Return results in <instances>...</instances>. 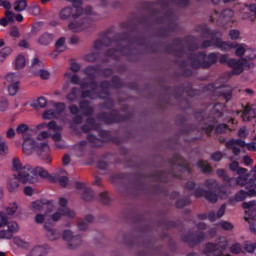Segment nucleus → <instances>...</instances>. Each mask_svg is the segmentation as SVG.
<instances>
[{
    "label": "nucleus",
    "instance_id": "nucleus-49",
    "mask_svg": "<svg viewBox=\"0 0 256 256\" xmlns=\"http://www.w3.org/2000/svg\"><path fill=\"white\" fill-rule=\"evenodd\" d=\"M187 205H191V198L189 197L178 199L175 203L177 209H183V207H187Z\"/></svg>",
    "mask_w": 256,
    "mask_h": 256
},
{
    "label": "nucleus",
    "instance_id": "nucleus-53",
    "mask_svg": "<svg viewBox=\"0 0 256 256\" xmlns=\"http://www.w3.org/2000/svg\"><path fill=\"white\" fill-rule=\"evenodd\" d=\"M230 252L233 253V255H241V253H243V246H241V243L236 242L231 245Z\"/></svg>",
    "mask_w": 256,
    "mask_h": 256
},
{
    "label": "nucleus",
    "instance_id": "nucleus-17",
    "mask_svg": "<svg viewBox=\"0 0 256 256\" xmlns=\"http://www.w3.org/2000/svg\"><path fill=\"white\" fill-rule=\"evenodd\" d=\"M181 239L183 243H188L190 247H195V245H199V243L205 241V233L203 231H196L194 233L182 235Z\"/></svg>",
    "mask_w": 256,
    "mask_h": 256
},
{
    "label": "nucleus",
    "instance_id": "nucleus-18",
    "mask_svg": "<svg viewBox=\"0 0 256 256\" xmlns=\"http://www.w3.org/2000/svg\"><path fill=\"white\" fill-rule=\"evenodd\" d=\"M188 61H190V67L192 69H205L203 63H205V52L198 51L196 53H190L188 55Z\"/></svg>",
    "mask_w": 256,
    "mask_h": 256
},
{
    "label": "nucleus",
    "instance_id": "nucleus-9",
    "mask_svg": "<svg viewBox=\"0 0 256 256\" xmlns=\"http://www.w3.org/2000/svg\"><path fill=\"white\" fill-rule=\"evenodd\" d=\"M123 87H125V84L121 81V78H119V76H112L110 81L103 80L99 83V99L111 97V92L109 91V89H123Z\"/></svg>",
    "mask_w": 256,
    "mask_h": 256
},
{
    "label": "nucleus",
    "instance_id": "nucleus-60",
    "mask_svg": "<svg viewBox=\"0 0 256 256\" xmlns=\"http://www.w3.org/2000/svg\"><path fill=\"white\" fill-rule=\"evenodd\" d=\"M99 201L103 205H109V203H111V198L109 197V194L107 192H101L99 194Z\"/></svg>",
    "mask_w": 256,
    "mask_h": 256
},
{
    "label": "nucleus",
    "instance_id": "nucleus-52",
    "mask_svg": "<svg viewBox=\"0 0 256 256\" xmlns=\"http://www.w3.org/2000/svg\"><path fill=\"white\" fill-rule=\"evenodd\" d=\"M227 131H229V125L227 124H223V123H220L218 124L215 129H214V133L216 135H221L223 133H227Z\"/></svg>",
    "mask_w": 256,
    "mask_h": 256
},
{
    "label": "nucleus",
    "instance_id": "nucleus-14",
    "mask_svg": "<svg viewBox=\"0 0 256 256\" xmlns=\"http://www.w3.org/2000/svg\"><path fill=\"white\" fill-rule=\"evenodd\" d=\"M202 37H204V39H210L202 41V49H207L209 47L215 48V41L217 40V37H221V32L218 30H210L209 27H204L202 29Z\"/></svg>",
    "mask_w": 256,
    "mask_h": 256
},
{
    "label": "nucleus",
    "instance_id": "nucleus-30",
    "mask_svg": "<svg viewBox=\"0 0 256 256\" xmlns=\"http://www.w3.org/2000/svg\"><path fill=\"white\" fill-rule=\"evenodd\" d=\"M242 207L245 209V214L248 215V218L256 217V202L255 201L243 202Z\"/></svg>",
    "mask_w": 256,
    "mask_h": 256
},
{
    "label": "nucleus",
    "instance_id": "nucleus-32",
    "mask_svg": "<svg viewBox=\"0 0 256 256\" xmlns=\"http://www.w3.org/2000/svg\"><path fill=\"white\" fill-rule=\"evenodd\" d=\"M225 209H227V205L222 204L218 209L217 213H215V211L213 210L210 211L208 213L209 221L213 222V221H217V219H221V217L225 215Z\"/></svg>",
    "mask_w": 256,
    "mask_h": 256
},
{
    "label": "nucleus",
    "instance_id": "nucleus-35",
    "mask_svg": "<svg viewBox=\"0 0 256 256\" xmlns=\"http://www.w3.org/2000/svg\"><path fill=\"white\" fill-rule=\"evenodd\" d=\"M50 183H59L61 187H66L69 183V178L67 176H61L59 174H51Z\"/></svg>",
    "mask_w": 256,
    "mask_h": 256
},
{
    "label": "nucleus",
    "instance_id": "nucleus-4",
    "mask_svg": "<svg viewBox=\"0 0 256 256\" xmlns=\"http://www.w3.org/2000/svg\"><path fill=\"white\" fill-rule=\"evenodd\" d=\"M105 101L102 104L103 109H106L110 112H100L96 115V119L98 121H101L102 123H105V125H114V123H125L131 119V115L129 114H121L119 113V110L113 109L115 107V100L113 98H110V96L106 97L105 99H102Z\"/></svg>",
    "mask_w": 256,
    "mask_h": 256
},
{
    "label": "nucleus",
    "instance_id": "nucleus-28",
    "mask_svg": "<svg viewBox=\"0 0 256 256\" xmlns=\"http://www.w3.org/2000/svg\"><path fill=\"white\" fill-rule=\"evenodd\" d=\"M79 109L83 111L84 117H91L95 112V109L91 107V102L89 100H82L79 102Z\"/></svg>",
    "mask_w": 256,
    "mask_h": 256
},
{
    "label": "nucleus",
    "instance_id": "nucleus-44",
    "mask_svg": "<svg viewBox=\"0 0 256 256\" xmlns=\"http://www.w3.org/2000/svg\"><path fill=\"white\" fill-rule=\"evenodd\" d=\"M47 255V247L46 246H35L31 250V256H45Z\"/></svg>",
    "mask_w": 256,
    "mask_h": 256
},
{
    "label": "nucleus",
    "instance_id": "nucleus-47",
    "mask_svg": "<svg viewBox=\"0 0 256 256\" xmlns=\"http://www.w3.org/2000/svg\"><path fill=\"white\" fill-rule=\"evenodd\" d=\"M25 9H27V0H16L14 2V10H16L18 13L25 11Z\"/></svg>",
    "mask_w": 256,
    "mask_h": 256
},
{
    "label": "nucleus",
    "instance_id": "nucleus-20",
    "mask_svg": "<svg viewBox=\"0 0 256 256\" xmlns=\"http://www.w3.org/2000/svg\"><path fill=\"white\" fill-rule=\"evenodd\" d=\"M62 239L68 242L69 249H77V247L81 245V236H74L71 230H64L62 233Z\"/></svg>",
    "mask_w": 256,
    "mask_h": 256
},
{
    "label": "nucleus",
    "instance_id": "nucleus-63",
    "mask_svg": "<svg viewBox=\"0 0 256 256\" xmlns=\"http://www.w3.org/2000/svg\"><path fill=\"white\" fill-rule=\"evenodd\" d=\"M6 225L8 227L7 229L12 233V235L19 231V225L15 221H10Z\"/></svg>",
    "mask_w": 256,
    "mask_h": 256
},
{
    "label": "nucleus",
    "instance_id": "nucleus-8",
    "mask_svg": "<svg viewBox=\"0 0 256 256\" xmlns=\"http://www.w3.org/2000/svg\"><path fill=\"white\" fill-rule=\"evenodd\" d=\"M98 135L100 138L95 136L94 134H88L87 135V141L89 143H93L94 147H101L103 143H116V145H119L121 141L119 140V137L111 135V132L109 130H102L101 128L98 130Z\"/></svg>",
    "mask_w": 256,
    "mask_h": 256
},
{
    "label": "nucleus",
    "instance_id": "nucleus-26",
    "mask_svg": "<svg viewBox=\"0 0 256 256\" xmlns=\"http://www.w3.org/2000/svg\"><path fill=\"white\" fill-rule=\"evenodd\" d=\"M214 45L215 49H219L220 51H231V49H235V43L223 41L217 36Z\"/></svg>",
    "mask_w": 256,
    "mask_h": 256
},
{
    "label": "nucleus",
    "instance_id": "nucleus-25",
    "mask_svg": "<svg viewBox=\"0 0 256 256\" xmlns=\"http://www.w3.org/2000/svg\"><path fill=\"white\" fill-rule=\"evenodd\" d=\"M219 61V53L216 52H210L205 53V59H204V69H210V67H213L217 62Z\"/></svg>",
    "mask_w": 256,
    "mask_h": 256
},
{
    "label": "nucleus",
    "instance_id": "nucleus-57",
    "mask_svg": "<svg viewBox=\"0 0 256 256\" xmlns=\"http://www.w3.org/2000/svg\"><path fill=\"white\" fill-rule=\"evenodd\" d=\"M25 65H26L25 56L19 54L15 61L16 69H23V67H25Z\"/></svg>",
    "mask_w": 256,
    "mask_h": 256
},
{
    "label": "nucleus",
    "instance_id": "nucleus-2",
    "mask_svg": "<svg viewBox=\"0 0 256 256\" xmlns=\"http://www.w3.org/2000/svg\"><path fill=\"white\" fill-rule=\"evenodd\" d=\"M170 165L169 171L156 170L149 175L143 172H137L134 175V183L140 191L145 189V182L147 179H152L156 183H169L172 179H185V173L191 175V167L181 155L174 154L172 158L168 160Z\"/></svg>",
    "mask_w": 256,
    "mask_h": 256
},
{
    "label": "nucleus",
    "instance_id": "nucleus-34",
    "mask_svg": "<svg viewBox=\"0 0 256 256\" xmlns=\"http://www.w3.org/2000/svg\"><path fill=\"white\" fill-rule=\"evenodd\" d=\"M204 185L209 189L208 191H220L221 193H224V195L227 194V191H221V185H219V182L215 179H207Z\"/></svg>",
    "mask_w": 256,
    "mask_h": 256
},
{
    "label": "nucleus",
    "instance_id": "nucleus-64",
    "mask_svg": "<svg viewBox=\"0 0 256 256\" xmlns=\"http://www.w3.org/2000/svg\"><path fill=\"white\" fill-rule=\"evenodd\" d=\"M27 131H29V125L25 123H22L16 127V133H18V135H25Z\"/></svg>",
    "mask_w": 256,
    "mask_h": 256
},
{
    "label": "nucleus",
    "instance_id": "nucleus-62",
    "mask_svg": "<svg viewBox=\"0 0 256 256\" xmlns=\"http://www.w3.org/2000/svg\"><path fill=\"white\" fill-rule=\"evenodd\" d=\"M245 221H248L251 233L256 235V216L250 218L245 217Z\"/></svg>",
    "mask_w": 256,
    "mask_h": 256
},
{
    "label": "nucleus",
    "instance_id": "nucleus-50",
    "mask_svg": "<svg viewBox=\"0 0 256 256\" xmlns=\"http://www.w3.org/2000/svg\"><path fill=\"white\" fill-rule=\"evenodd\" d=\"M99 57V52H91L89 54L84 55V61H87L88 63H95V61L99 60Z\"/></svg>",
    "mask_w": 256,
    "mask_h": 256
},
{
    "label": "nucleus",
    "instance_id": "nucleus-41",
    "mask_svg": "<svg viewBox=\"0 0 256 256\" xmlns=\"http://www.w3.org/2000/svg\"><path fill=\"white\" fill-rule=\"evenodd\" d=\"M30 107H33L34 109H41L47 107V99L45 97H39L37 100H34L31 104Z\"/></svg>",
    "mask_w": 256,
    "mask_h": 256
},
{
    "label": "nucleus",
    "instance_id": "nucleus-12",
    "mask_svg": "<svg viewBox=\"0 0 256 256\" xmlns=\"http://www.w3.org/2000/svg\"><path fill=\"white\" fill-rule=\"evenodd\" d=\"M39 177L51 181V174H49V172H47V170L43 169L42 167H30V172L28 173V175H26V178H21V180L23 181V183L35 184L37 183Z\"/></svg>",
    "mask_w": 256,
    "mask_h": 256
},
{
    "label": "nucleus",
    "instance_id": "nucleus-6",
    "mask_svg": "<svg viewBox=\"0 0 256 256\" xmlns=\"http://www.w3.org/2000/svg\"><path fill=\"white\" fill-rule=\"evenodd\" d=\"M173 45L168 44L164 47L165 53L167 55H173L174 57H183L185 55V48L181 47L183 43L187 45L188 51H197L199 49V45L195 43V37L194 36H186L184 39L181 37H176L173 40ZM175 47H180L176 49Z\"/></svg>",
    "mask_w": 256,
    "mask_h": 256
},
{
    "label": "nucleus",
    "instance_id": "nucleus-45",
    "mask_svg": "<svg viewBox=\"0 0 256 256\" xmlns=\"http://www.w3.org/2000/svg\"><path fill=\"white\" fill-rule=\"evenodd\" d=\"M44 229H46L47 237H48V239H50V241H55V239H57V237L59 235L57 233V230L51 228V226H49V224H44Z\"/></svg>",
    "mask_w": 256,
    "mask_h": 256
},
{
    "label": "nucleus",
    "instance_id": "nucleus-16",
    "mask_svg": "<svg viewBox=\"0 0 256 256\" xmlns=\"http://www.w3.org/2000/svg\"><path fill=\"white\" fill-rule=\"evenodd\" d=\"M206 91H210L211 93H214L215 95H217V97H220L221 99H224V101H226V103L228 101H231L232 97H233V90L231 89H225L222 87H216L215 84L211 83L208 84L205 87Z\"/></svg>",
    "mask_w": 256,
    "mask_h": 256
},
{
    "label": "nucleus",
    "instance_id": "nucleus-23",
    "mask_svg": "<svg viewBox=\"0 0 256 256\" xmlns=\"http://www.w3.org/2000/svg\"><path fill=\"white\" fill-rule=\"evenodd\" d=\"M256 117V104H247L241 113L242 121L249 122Z\"/></svg>",
    "mask_w": 256,
    "mask_h": 256
},
{
    "label": "nucleus",
    "instance_id": "nucleus-13",
    "mask_svg": "<svg viewBox=\"0 0 256 256\" xmlns=\"http://www.w3.org/2000/svg\"><path fill=\"white\" fill-rule=\"evenodd\" d=\"M194 117L200 123H205L207 126L202 127V131L206 133L208 137H211V133L215 129V125H217V118L215 117H208L207 119L204 118V113L202 110H199L194 114Z\"/></svg>",
    "mask_w": 256,
    "mask_h": 256
},
{
    "label": "nucleus",
    "instance_id": "nucleus-61",
    "mask_svg": "<svg viewBox=\"0 0 256 256\" xmlns=\"http://www.w3.org/2000/svg\"><path fill=\"white\" fill-rule=\"evenodd\" d=\"M7 151H9L7 141H5L4 138L0 136V155H7Z\"/></svg>",
    "mask_w": 256,
    "mask_h": 256
},
{
    "label": "nucleus",
    "instance_id": "nucleus-19",
    "mask_svg": "<svg viewBox=\"0 0 256 256\" xmlns=\"http://www.w3.org/2000/svg\"><path fill=\"white\" fill-rule=\"evenodd\" d=\"M245 65H247V59L241 58V59H235L230 58L228 61V67H230L231 75H241L243 71H245Z\"/></svg>",
    "mask_w": 256,
    "mask_h": 256
},
{
    "label": "nucleus",
    "instance_id": "nucleus-48",
    "mask_svg": "<svg viewBox=\"0 0 256 256\" xmlns=\"http://www.w3.org/2000/svg\"><path fill=\"white\" fill-rule=\"evenodd\" d=\"M233 145H238L239 147H247V143L241 139H231L225 143V147H233Z\"/></svg>",
    "mask_w": 256,
    "mask_h": 256
},
{
    "label": "nucleus",
    "instance_id": "nucleus-38",
    "mask_svg": "<svg viewBox=\"0 0 256 256\" xmlns=\"http://www.w3.org/2000/svg\"><path fill=\"white\" fill-rule=\"evenodd\" d=\"M85 147H87V140H82L74 146L77 157H83L85 155Z\"/></svg>",
    "mask_w": 256,
    "mask_h": 256
},
{
    "label": "nucleus",
    "instance_id": "nucleus-1",
    "mask_svg": "<svg viewBox=\"0 0 256 256\" xmlns=\"http://www.w3.org/2000/svg\"><path fill=\"white\" fill-rule=\"evenodd\" d=\"M111 28L104 32L102 38L96 40L93 44L95 51H99L102 47H111L115 43L116 48H110L105 53V57H111L115 61H118L119 54L127 57L129 61L136 62L139 59V51L135 48L147 47V38L139 32H137V26H133L129 32H122L115 34L113 38H109Z\"/></svg>",
    "mask_w": 256,
    "mask_h": 256
},
{
    "label": "nucleus",
    "instance_id": "nucleus-22",
    "mask_svg": "<svg viewBox=\"0 0 256 256\" xmlns=\"http://www.w3.org/2000/svg\"><path fill=\"white\" fill-rule=\"evenodd\" d=\"M204 253L207 256H221L223 255V247L221 244L208 242L204 249Z\"/></svg>",
    "mask_w": 256,
    "mask_h": 256
},
{
    "label": "nucleus",
    "instance_id": "nucleus-7",
    "mask_svg": "<svg viewBox=\"0 0 256 256\" xmlns=\"http://www.w3.org/2000/svg\"><path fill=\"white\" fill-rule=\"evenodd\" d=\"M162 91H164L165 99L164 103L166 105H171L170 97H173L175 101H181V97H183V93H186L187 97H197L201 91L193 89V86L189 83L174 86L173 90L170 86H163Z\"/></svg>",
    "mask_w": 256,
    "mask_h": 256
},
{
    "label": "nucleus",
    "instance_id": "nucleus-27",
    "mask_svg": "<svg viewBox=\"0 0 256 256\" xmlns=\"http://www.w3.org/2000/svg\"><path fill=\"white\" fill-rule=\"evenodd\" d=\"M59 205L61 207V209H59V211H61V213L64 217H69L70 219L75 218V211H73L67 207V199L60 198Z\"/></svg>",
    "mask_w": 256,
    "mask_h": 256
},
{
    "label": "nucleus",
    "instance_id": "nucleus-51",
    "mask_svg": "<svg viewBox=\"0 0 256 256\" xmlns=\"http://www.w3.org/2000/svg\"><path fill=\"white\" fill-rule=\"evenodd\" d=\"M19 187V179L17 178V174L14 175V179H11L8 183V191L13 193L15 189Z\"/></svg>",
    "mask_w": 256,
    "mask_h": 256
},
{
    "label": "nucleus",
    "instance_id": "nucleus-24",
    "mask_svg": "<svg viewBox=\"0 0 256 256\" xmlns=\"http://www.w3.org/2000/svg\"><path fill=\"white\" fill-rule=\"evenodd\" d=\"M13 79H15V73H10L6 76V81L11 83L8 86V93L9 95H11V97H15V95H17V93L19 92V85H20L19 81H15Z\"/></svg>",
    "mask_w": 256,
    "mask_h": 256
},
{
    "label": "nucleus",
    "instance_id": "nucleus-15",
    "mask_svg": "<svg viewBox=\"0 0 256 256\" xmlns=\"http://www.w3.org/2000/svg\"><path fill=\"white\" fill-rule=\"evenodd\" d=\"M12 169H13V171L18 172V174H16L17 179L20 183H23L22 179L27 178V176L29 175V172L31 171V166L26 165L23 167V164H21V160H19V158H13L12 159Z\"/></svg>",
    "mask_w": 256,
    "mask_h": 256
},
{
    "label": "nucleus",
    "instance_id": "nucleus-46",
    "mask_svg": "<svg viewBox=\"0 0 256 256\" xmlns=\"http://www.w3.org/2000/svg\"><path fill=\"white\" fill-rule=\"evenodd\" d=\"M197 167L202 171V173H211V165L207 161L198 160Z\"/></svg>",
    "mask_w": 256,
    "mask_h": 256
},
{
    "label": "nucleus",
    "instance_id": "nucleus-36",
    "mask_svg": "<svg viewBox=\"0 0 256 256\" xmlns=\"http://www.w3.org/2000/svg\"><path fill=\"white\" fill-rule=\"evenodd\" d=\"M83 73L88 76V79H95L99 73V66H86Z\"/></svg>",
    "mask_w": 256,
    "mask_h": 256
},
{
    "label": "nucleus",
    "instance_id": "nucleus-31",
    "mask_svg": "<svg viewBox=\"0 0 256 256\" xmlns=\"http://www.w3.org/2000/svg\"><path fill=\"white\" fill-rule=\"evenodd\" d=\"M39 68V73L41 79H49V72L47 70H43V62L39 60V58H34L32 61V68Z\"/></svg>",
    "mask_w": 256,
    "mask_h": 256
},
{
    "label": "nucleus",
    "instance_id": "nucleus-54",
    "mask_svg": "<svg viewBox=\"0 0 256 256\" xmlns=\"http://www.w3.org/2000/svg\"><path fill=\"white\" fill-rule=\"evenodd\" d=\"M17 209H19V206L17 203L13 202L6 207L5 213L6 215H15V213H17Z\"/></svg>",
    "mask_w": 256,
    "mask_h": 256
},
{
    "label": "nucleus",
    "instance_id": "nucleus-5",
    "mask_svg": "<svg viewBox=\"0 0 256 256\" xmlns=\"http://www.w3.org/2000/svg\"><path fill=\"white\" fill-rule=\"evenodd\" d=\"M22 149L25 155H31L33 151H36L42 161L51 163V149L47 142H37L30 137L24 138Z\"/></svg>",
    "mask_w": 256,
    "mask_h": 256
},
{
    "label": "nucleus",
    "instance_id": "nucleus-43",
    "mask_svg": "<svg viewBox=\"0 0 256 256\" xmlns=\"http://www.w3.org/2000/svg\"><path fill=\"white\" fill-rule=\"evenodd\" d=\"M47 127L48 129H52V131H59L61 130V127L57 125L56 121H50L48 124L47 123H41L37 126V129H45Z\"/></svg>",
    "mask_w": 256,
    "mask_h": 256
},
{
    "label": "nucleus",
    "instance_id": "nucleus-33",
    "mask_svg": "<svg viewBox=\"0 0 256 256\" xmlns=\"http://www.w3.org/2000/svg\"><path fill=\"white\" fill-rule=\"evenodd\" d=\"M223 109H225V105L223 103L216 102L211 110V115L213 116L208 117H215V119H221V117H223Z\"/></svg>",
    "mask_w": 256,
    "mask_h": 256
},
{
    "label": "nucleus",
    "instance_id": "nucleus-37",
    "mask_svg": "<svg viewBox=\"0 0 256 256\" xmlns=\"http://www.w3.org/2000/svg\"><path fill=\"white\" fill-rule=\"evenodd\" d=\"M80 93L81 89H79L78 87H73L70 93L66 95L67 101H69L70 103H73V101H77V99H79Z\"/></svg>",
    "mask_w": 256,
    "mask_h": 256
},
{
    "label": "nucleus",
    "instance_id": "nucleus-39",
    "mask_svg": "<svg viewBox=\"0 0 256 256\" xmlns=\"http://www.w3.org/2000/svg\"><path fill=\"white\" fill-rule=\"evenodd\" d=\"M161 225L164 227V229H177L178 227H181V221L162 220Z\"/></svg>",
    "mask_w": 256,
    "mask_h": 256
},
{
    "label": "nucleus",
    "instance_id": "nucleus-56",
    "mask_svg": "<svg viewBox=\"0 0 256 256\" xmlns=\"http://www.w3.org/2000/svg\"><path fill=\"white\" fill-rule=\"evenodd\" d=\"M86 125L91 127L93 131H99L101 129V124L95 122V118H87Z\"/></svg>",
    "mask_w": 256,
    "mask_h": 256
},
{
    "label": "nucleus",
    "instance_id": "nucleus-58",
    "mask_svg": "<svg viewBox=\"0 0 256 256\" xmlns=\"http://www.w3.org/2000/svg\"><path fill=\"white\" fill-rule=\"evenodd\" d=\"M236 57H243L245 55V44H234Z\"/></svg>",
    "mask_w": 256,
    "mask_h": 256
},
{
    "label": "nucleus",
    "instance_id": "nucleus-42",
    "mask_svg": "<svg viewBox=\"0 0 256 256\" xmlns=\"http://www.w3.org/2000/svg\"><path fill=\"white\" fill-rule=\"evenodd\" d=\"M81 198L83 199V201H93V199H95V192H93V189L91 188H85L83 190Z\"/></svg>",
    "mask_w": 256,
    "mask_h": 256
},
{
    "label": "nucleus",
    "instance_id": "nucleus-21",
    "mask_svg": "<svg viewBox=\"0 0 256 256\" xmlns=\"http://www.w3.org/2000/svg\"><path fill=\"white\" fill-rule=\"evenodd\" d=\"M31 207L33 211H45V213H51L53 211V201L51 200H36L32 202Z\"/></svg>",
    "mask_w": 256,
    "mask_h": 256
},
{
    "label": "nucleus",
    "instance_id": "nucleus-59",
    "mask_svg": "<svg viewBox=\"0 0 256 256\" xmlns=\"http://www.w3.org/2000/svg\"><path fill=\"white\" fill-rule=\"evenodd\" d=\"M55 47L58 53H63L65 51V37L59 38L55 43Z\"/></svg>",
    "mask_w": 256,
    "mask_h": 256
},
{
    "label": "nucleus",
    "instance_id": "nucleus-40",
    "mask_svg": "<svg viewBox=\"0 0 256 256\" xmlns=\"http://www.w3.org/2000/svg\"><path fill=\"white\" fill-rule=\"evenodd\" d=\"M204 199L209 203H217V201L219 200V196L217 195V191L206 190Z\"/></svg>",
    "mask_w": 256,
    "mask_h": 256
},
{
    "label": "nucleus",
    "instance_id": "nucleus-11",
    "mask_svg": "<svg viewBox=\"0 0 256 256\" xmlns=\"http://www.w3.org/2000/svg\"><path fill=\"white\" fill-rule=\"evenodd\" d=\"M159 15V9H152L150 16H144L138 20L139 25H143L144 29H151L153 25H163L167 21L165 15ZM156 17V18H155Z\"/></svg>",
    "mask_w": 256,
    "mask_h": 256
},
{
    "label": "nucleus",
    "instance_id": "nucleus-29",
    "mask_svg": "<svg viewBox=\"0 0 256 256\" xmlns=\"http://www.w3.org/2000/svg\"><path fill=\"white\" fill-rule=\"evenodd\" d=\"M53 39H55V35L49 32H44L42 35H40L37 38V43L42 47H47V45H51V42L53 41Z\"/></svg>",
    "mask_w": 256,
    "mask_h": 256
},
{
    "label": "nucleus",
    "instance_id": "nucleus-10",
    "mask_svg": "<svg viewBox=\"0 0 256 256\" xmlns=\"http://www.w3.org/2000/svg\"><path fill=\"white\" fill-rule=\"evenodd\" d=\"M216 175L222 179L223 183H225L226 187H237L239 185L240 187H243V185H246L251 179H249V176L244 175V176H238L237 178L235 177H229L227 175V172L225 169H217L216 170Z\"/></svg>",
    "mask_w": 256,
    "mask_h": 256
},
{
    "label": "nucleus",
    "instance_id": "nucleus-3",
    "mask_svg": "<svg viewBox=\"0 0 256 256\" xmlns=\"http://www.w3.org/2000/svg\"><path fill=\"white\" fill-rule=\"evenodd\" d=\"M70 3H72L75 13L73 14V8L72 7H65L60 11L59 17L63 21L69 19V17H73V19H79L81 15L84 16L81 21L75 20L74 22H70L68 24V29L70 31H73V33H80V31H84V29H89V27L93 23V18L91 15H95L93 13V8L91 6H86L85 8L81 7L83 5V1L81 0H68Z\"/></svg>",
    "mask_w": 256,
    "mask_h": 256
},
{
    "label": "nucleus",
    "instance_id": "nucleus-55",
    "mask_svg": "<svg viewBox=\"0 0 256 256\" xmlns=\"http://www.w3.org/2000/svg\"><path fill=\"white\" fill-rule=\"evenodd\" d=\"M177 5L179 3V0H157V4L162 7V9H167L169 7V4Z\"/></svg>",
    "mask_w": 256,
    "mask_h": 256
}]
</instances>
